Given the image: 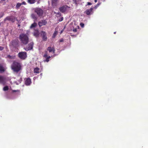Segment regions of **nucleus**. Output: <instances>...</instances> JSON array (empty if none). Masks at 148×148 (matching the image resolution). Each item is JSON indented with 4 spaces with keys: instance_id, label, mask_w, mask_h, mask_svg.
<instances>
[{
    "instance_id": "nucleus-1",
    "label": "nucleus",
    "mask_w": 148,
    "mask_h": 148,
    "mask_svg": "<svg viewBox=\"0 0 148 148\" xmlns=\"http://www.w3.org/2000/svg\"><path fill=\"white\" fill-rule=\"evenodd\" d=\"M18 38L21 43L23 45H26L29 42V38L27 34L22 33L20 34Z\"/></svg>"
},
{
    "instance_id": "nucleus-2",
    "label": "nucleus",
    "mask_w": 148,
    "mask_h": 148,
    "mask_svg": "<svg viewBox=\"0 0 148 148\" xmlns=\"http://www.w3.org/2000/svg\"><path fill=\"white\" fill-rule=\"evenodd\" d=\"M12 69L13 71L17 73L21 69V66L20 63L14 61L11 66Z\"/></svg>"
},
{
    "instance_id": "nucleus-3",
    "label": "nucleus",
    "mask_w": 148,
    "mask_h": 148,
    "mask_svg": "<svg viewBox=\"0 0 148 148\" xmlns=\"http://www.w3.org/2000/svg\"><path fill=\"white\" fill-rule=\"evenodd\" d=\"M19 46L18 41L17 40H13L10 43V46L11 48H16Z\"/></svg>"
},
{
    "instance_id": "nucleus-4",
    "label": "nucleus",
    "mask_w": 148,
    "mask_h": 148,
    "mask_svg": "<svg viewBox=\"0 0 148 148\" xmlns=\"http://www.w3.org/2000/svg\"><path fill=\"white\" fill-rule=\"evenodd\" d=\"M10 80V78L8 77L0 76V84L4 85L6 82Z\"/></svg>"
},
{
    "instance_id": "nucleus-5",
    "label": "nucleus",
    "mask_w": 148,
    "mask_h": 148,
    "mask_svg": "<svg viewBox=\"0 0 148 148\" xmlns=\"http://www.w3.org/2000/svg\"><path fill=\"white\" fill-rule=\"evenodd\" d=\"M18 56V57L22 60H25L27 57V53L25 52H19Z\"/></svg>"
},
{
    "instance_id": "nucleus-6",
    "label": "nucleus",
    "mask_w": 148,
    "mask_h": 148,
    "mask_svg": "<svg viewBox=\"0 0 148 148\" xmlns=\"http://www.w3.org/2000/svg\"><path fill=\"white\" fill-rule=\"evenodd\" d=\"M35 12L40 17L42 16L43 14V11L40 8H36L35 9Z\"/></svg>"
},
{
    "instance_id": "nucleus-7",
    "label": "nucleus",
    "mask_w": 148,
    "mask_h": 148,
    "mask_svg": "<svg viewBox=\"0 0 148 148\" xmlns=\"http://www.w3.org/2000/svg\"><path fill=\"white\" fill-rule=\"evenodd\" d=\"M33 45L34 42H31L24 48V49L26 51L31 50L33 48Z\"/></svg>"
},
{
    "instance_id": "nucleus-8",
    "label": "nucleus",
    "mask_w": 148,
    "mask_h": 148,
    "mask_svg": "<svg viewBox=\"0 0 148 148\" xmlns=\"http://www.w3.org/2000/svg\"><path fill=\"white\" fill-rule=\"evenodd\" d=\"M41 35L42 36V38L44 41H46L47 40V34L45 32L42 31L41 33Z\"/></svg>"
},
{
    "instance_id": "nucleus-9",
    "label": "nucleus",
    "mask_w": 148,
    "mask_h": 148,
    "mask_svg": "<svg viewBox=\"0 0 148 148\" xmlns=\"http://www.w3.org/2000/svg\"><path fill=\"white\" fill-rule=\"evenodd\" d=\"M43 57L46 58V59L44 60L45 62H48L49 61V59L51 58L50 56H47V51H45V53Z\"/></svg>"
},
{
    "instance_id": "nucleus-10",
    "label": "nucleus",
    "mask_w": 148,
    "mask_h": 148,
    "mask_svg": "<svg viewBox=\"0 0 148 148\" xmlns=\"http://www.w3.org/2000/svg\"><path fill=\"white\" fill-rule=\"evenodd\" d=\"M67 7L66 5L62 6L59 8V10L62 13H64L66 11Z\"/></svg>"
},
{
    "instance_id": "nucleus-11",
    "label": "nucleus",
    "mask_w": 148,
    "mask_h": 148,
    "mask_svg": "<svg viewBox=\"0 0 148 148\" xmlns=\"http://www.w3.org/2000/svg\"><path fill=\"white\" fill-rule=\"evenodd\" d=\"M47 23V22L46 20L41 21L38 22V24L40 27H41L42 25H45Z\"/></svg>"
},
{
    "instance_id": "nucleus-12",
    "label": "nucleus",
    "mask_w": 148,
    "mask_h": 148,
    "mask_svg": "<svg viewBox=\"0 0 148 148\" xmlns=\"http://www.w3.org/2000/svg\"><path fill=\"white\" fill-rule=\"evenodd\" d=\"M47 50L50 53L52 52L53 53H55V50L54 48L49 47L47 48Z\"/></svg>"
},
{
    "instance_id": "nucleus-13",
    "label": "nucleus",
    "mask_w": 148,
    "mask_h": 148,
    "mask_svg": "<svg viewBox=\"0 0 148 148\" xmlns=\"http://www.w3.org/2000/svg\"><path fill=\"white\" fill-rule=\"evenodd\" d=\"M31 83V79L30 78H27L25 81V84L26 85H29Z\"/></svg>"
},
{
    "instance_id": "nucleus-14",
    "label": "nucleus",
    "mask_w": 148,
    "mask_h": 148,
    "mask_svg": "<svg viewBox=\"0 0 148 148\" xmlns=\"http://www.w3.org/2000/svg\"><path fill=\"white\" fill-rule=\"evenodd\" d=\"M93 10V8H91L90 9L87 10L85 12V13L88 15L90 14L91 12Z\"/></svg>"
},
{
    "instance_id": "nucleus-15",
    "label": "nucleus",
    "mask_w": 148,
    "mask_h": 148,
    "mask_svg": "<svg viewBox=\"0 0 148 148\" xmlns=\"http://www.w3.org/2000/svg\"><path fill=\"white\" fill-rule=\"evenodd\" d=\"M58 0H51L52 5L53 6H56Z\"/></svg>"
},
{
    "instance_id": "nucleus-16",
    "label": "nucleus",
    "mask_w": 148,
    "mask_h": 148,
    "mask_svg": "<svg viewBox=\"0 0 148 148\" xmlns=\"http://www.w3.org/2000/svg\"><path fill=\"white\" fill-rule=\"evenodd\" d=\"M40 69L38 68H36L34 69V72L35 73H39Z\"/></svg>"
},
{
    "instance_id": "nucleus-17",
    "label": "nucleus",
    "mask_w": 148,
    "mask_h": 148,
    "mask_svg": "<svg viewBox=\"0 0 148 148\" xmlns=\"http://www.w3.org/2000/svg\"><path fill=\"white\" fill-rule=\"evenodd\" d=\"M35 2V0H27V2L30 4H34Z\"/></svg>"
},
{
    "instance_id": "nucleus-18",
    "label": "nucleus",
    "mask_w": 148,
    "mask_h": 148,
    "mask_svg": "<svg viewBox=\"0 0 148 148\" xmlns=\"http://www.w3.org/2000/svg\"><path fill=\"white\" fill-rule=\"evenodd\" d=\"M15 18L14 17L12 16H11V18L10 21L12 22H14L15 21Z\"/></svg>"
},
{
    "instance_id": "nucleus-19",
    "label": "nucleus",
    "mask_w": 148,
    "mask_h": 148,
    "mask_svg": "<svg viewBox=\"0 0 148 148\" xmlns=\"http://www.w3.org/2000/svg\"><path fill=\"white\" fill-rule=\"evenodd\" d=\"M21 5H21V3H18L16 5V9H19V7L21 6Z\"/></svg>"
},
{
    "instance_id": "nucleus-20",
    "label": "nucleus",
    "mask_w": 148,
    "mask_h": 148,
    "mask_svg": "<svg viewBox=\"0 0 148 148\" xmlns=\"http://www.w3.org/2000/svg\"><path fill=\"white\" fill-rule=\"evenodd\" d=\"M36 25H37L36 23H34L32 24V25H31V26L30 27V28H34L36 26Z\"/></svg>"
},
{
    "instance_id": "nucleus-21",
    "label": "nucleus",
    "mask_w": 148,
    "mask_h": 148,
    "mask_svg": "<svg viewBox=\"0 0 148 148\" xmlns=\"http://www.w3.org/2000/svg\"><path fill=\"white\" fill-rule=\"evenodd\" d=\"M31 17L32 18L34 19H37L36 16L34 14H32Z\"/></svg>"
},
{
    "instance_id": "nucleus-22",
    "label": "nucleus",
    "mask_w": 148,
    "mask_h": 148,
    "mask_svg": "<svg viewBox=\"0 0 148 148\" xmlns=\"http://www.w3.org/2000/svg\"><path fill=\"white\" fill-rule=\"evenodd\" d=\"M5 70L3 67L1 65H0V71L1 72H3Z\"/></svg>"
},
{
    "instance_id": "nucleus-23",
    "label": "nucleus",
    "mask_w": 148,
    "mask_h": 148,
    "mask_svg": "<svg viewBox=\"0 0 148 148\" xmlns=\"http://www.w3.org/2000/svg\"><path fill=\"white\" fill-rule=\"evenodd\" d=\"M10 18H11V16H7V17L4 20V22H5V21L7 20H9V21H10Z\"/></svg>"
},
{
    "instance_id": "nucleus-24",
    "label": "nucleus",
    "mask_w": 148,
    "mask_h": 148,
    "mask_svg": "<svg viewBox=\"0 0 148 148\" xmlns=\"http://www.w3.org/2000/svg\"><path fill=\"white\" fill-rule=\"evenodd\" d=\"M8 86H5L3 88V90L4 91L7 90L8 89Z\"/></svg>"
},
{
    "instance_id": "nucleus-25",
    "label": "nucleus",
    "mask_w": 148,
    "mask_h": 148,
    "mask_svg": "<svg viewBox=\"0 0 148 148\" xmlns=\"http://www.w3.org/2000/svg\"><path fill=\"white\" fill-rule=\"evenodd\" d=\"M7 58H8L9 59H13L14 57L11 56L10 55H8L7 56Z\"/></svg>"
},
{
    "instance_id": "nucleus-26",
    "label": "nucleus",
    "mask_w": 148,
    "mask_h": 148,
    "mask_svg": "<svg viewBox=\"0 0 148 148\" xmlns=\"http://www.w3.org/2000/svg\"><path fill=\"white\" fill-rule=\"evenodd\" d=\"M4 13L3 12H1L0 13V18H2L4 15Z\"/></svg>"
},
{
    "instance_id": "nucleus-27",
    "label": "nucleus",
    "mask_w": 148,
    "mask_h": 148,
    "mask_svg": "<svg viewBox=\"0 0 148 148\" xmlns=\"http://www.w3.org/2000/svg\"><path fill=\"white\" fill-rule=\"evenodd\" d=\"M34 35L36 36H38V32L34 33Z\"/></svg>"
},
{
    "instance_id": "nucleus-28",
    "label": "nucleus",
    "mask_w": 148,
    "mask_h": 148,
    "mask_svg": "<svg viewBox=\"0 0 148 148\" xmlns=\"http://www.w3.org/2000/svg\"><path fill=\"white\" fill-rule=\"evenodd\" d=\"M80 25L82 27H83L84 26V24L83 23H81L80 24Z\"/></svg>"
},
{
    "instance_id": "nucleus-29",
    "label": "nucleus",
    "mask_w": 148,
    "mask_h": 148,
    "mask_svg": "<svg viewBox=\"0 0 148 148\" xmlns=\"http://www.w3.org/2000/svg\"><path fill=\"white\" fill-rule=\"evenodd\" d=\"M100 5L99 3H98L96 5V6H95V8H97L99 5Z\"/></svg>"
},
{
    "instance_id": "nucleus-30",
    "label": "nucleus",
    "mask_w": 148,
    "mask_h": 148,
    "mask_svg": "<svg viewBox=\"0 0 148 148\" xmlns=\"http://www.w3.org/2000/svg\"><path fill=\"white\" fill-rule=\"evenodd\" d=\"M21 5H25L26 4V3L25 1H23L21 3Z\"/></svg>"
},
{
    "instance_id": "nucleus-31",
    "label": "nucleus",
    "mask_w": 148,
    "mask_h": 148,
    "mask_svg": "<svg viewBox=\"0 0 148 148\" xmlns=\"http://www.w3.org/2000/svg\"><path fill=\"white\" fill-rule=\"evenodd\" d=\"M4 49V47H1V46H0V51H1L2 50H3Z\"/></svg>"
},
{
    "instance_id": "nucleus-32",
    "label": "nucleus",
    "mask_w": 148,
    "mask_h": 148,
    "mask_svg": "<svg viewBox=\"0 0 148 148\" xmlns=\"http://www.w3.org/2000/svg\"><path fill=\"white\" fill-rule=\"evenodd\" d=\"M22 81V79L21 78H20V79L18 80V83L19 84L21 83V81Z\"/></svg>"
},
{
    "instance_id": "nucleus-33",
    "label": "nucleus",
    "mask_w": 148,
    "mask_h": 148,
    "mask_svg": "<svg viewBox=\"0 0 148 148\" xmlns=\"http://www.w3.org/2000/svg\"><path fill=\"white\" fill-rule=\"evenodd\" d=\"M73 31L74 32H76L77 31V29L75 28V29H73Z\"/></svg>"
},
{
    "instance_id": "nucleus-34",
    "label": "nucleus",
    "mask_w": 148,
    "mask_h": 148,
    "mask_svg": "<svg viewBox=\"0 0 148 148\" xmlns=\"http://www.w3.org/2000/svg\"><path fill=\"white\" fill-rule=\"evenodd\" d=\"M92 3H91L90 2H88L87 3V5H92Z\"/></svg>"
},
{
    "instance_id": "nucleus-35",
    "label": "nucleus",
    "mask_w": 148,
    "mask_h": 148,
    "mask_svg": "<svg viewBox=\"0 0 148 148\" xmlns=\"http://www.w3.org/2000/svg\"><path fill=\"white\" fill-rule=\"evenodd\" d=\"M63 41H64V40H63V39H61V40H60V42H63Z\"/></svg>"
},
{
    "instance_id": "nucleus-36",
    "label": "nucleus",
    "mask_w": 148,
    "mask_h": 148,
    "mask_svg": "<svg viewBox=\"0 0 148 148\" xmlns=\"http://www.w3.org/2000/svg\"><path fill=\"white\" fill-rule=\"evenodd\" d=\"M13 92H19V90H14L13 91Z\"/></svg>"
},
{
    "instance_id": "nucleus-37",
    "label": "nucleus",
    "mask_w": 148,
    "mask_h": 148,
    "mask_svg": "<svg viewBox=\"0 0 148 148\" xmlns=\"http://www.w3.org/2000/svg\"><path fill=\"white\" fill-rule=\"evenodd\" d=\"M74 2L76 3L77 2V0H73Z\"/></svg>"
},
{
    "instance_id": "nucleus-38",
    "label": "nucleus",
    "mask_w": 148,
    "mask_h": 148,
    "mask_svg": "<svg viewBox=\"0 0 148 148\" xmlns=\"http://www.w3.org/2000/svg\"><path fill=\"white\" fill-rule=\"evenodd\" d=\"M14 83H15L17 85H18L19 84V83H17L16 82H14Z\"/></svg>"
},
{
    "instance_id": "nucleus-39",
    "label": "nucleus",
    "mask_w": 148,
    "mask_h": 148,
    "mask_svg": "<svg viewBox=\"0 0 148 148\" xmlns=\"http://www.w3.org/2000/svg\"><path fill=\"white\" fill-rule=\"evenodd\" d=\"M63 17H62L61 18V20H60V21H62L63 20Z\"/></svg>"
},
{
    "instance_id": "nucleus-40",
    "label": "nucleus",
    "mask_w": 148,
    "mask_h": 148,
    "mask_svg": "<svg viewBox=\"0 0 148 148\" xmlns=\"http://www.w3.org/2000/svg\"><path fill=\"white\" fill-rule=\"evenodd\" d=\"M95 2L96 3L97 2V0H95Z\"/></svg>"
},
{
    "instance_id": "nucleus-41",
    "label": "nucleus",
    "mask_w": 148,
    "mask_h": 148,
    "mask_svg": "<svg viewBox=\"0 0 148 148\" xmlns=\"http://www.w3.org/2000/svg\"><path fill=\"white\" fill-rule=\"evenodd\" d=\"M60 14V13H59V12H58V13H57V14L59 15Z\"/></svg>"
},
{
    "instance_id": "nucleus-42",
    "label": "nucleus",
    "mask_w": 148,
    "mask_h": 148,
    "mask_svg": "<svg viewBox=\"0 0 148 148\" xmlns=\"http://www.w3.org/2000/svg\"><path fill=\"white\" fill-rule=\"evenodd\" d=\"M116 32H114V34H116Z\"/></svg>"
},
{
    "instance_id": "nucleus-43",
    "label": "nucleus",
    "mask_w": 148,
    "mask_h": 148,
    "mask_svg": "<svg viewBox=\"0 0 148 148\" xmlns=\"http://www.w3.org/2000/svg\"><path fill=\"white\" fill-rule=\"evenodd\" d=\"M62 32V31H61V33Z\"/></svg>"
},
{
    "instance_id": "nucleus-44",
    "label": "nucleus",
    "mask_w": 148,
    "mask_h": 148,
    "mask_svg": "<svg viewBox=\"0 0 148 148\" xmlns=\"http://www.w3.org/2000/svg\"><path fill=\"white\" fill-rule=\"evenodd\" d=\"M3 22H4V23L5 22H4V21H3V22H2V23H3Z\"/></svg>"
}]
</instances>
